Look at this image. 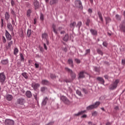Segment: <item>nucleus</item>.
Masks as SVG:
<instances>
[{
    "mask_svg": "<svg viewBox=\"0 0 125 125\" xmlns=\"http://www.w3.org/2000/svg\"><path fill=\"white\" fill-rule=\"evenodd\" d=\"M120 83L119 79H116L115 81H113L112 83L109 86V89L110 90H114L118 87V84Z\"/></svg>",
    "mask_w": 125,
    "mask_h": 125,
    "instance_id": "obj_1",
    "label": "nucleus"
},
{
    "mask_svg": "<svg viewBox=\"0 0 125 125\" xmlns=\"http://www.w3.org/2000/svg\"><path fill=\"white\" fill-rule=\"evenodd\" d=\"M17 104H19L20 107L21 108H25V103H26V101H25V99L23 98H20L17 100Z\"/></svg>",
    "mask_w": 125,
    "mask_h": 125,
    "instance_id": "obj_2",
    "label": "nucleus"
},
{
    "mask_svg": "<svg viewBox=\"0 0 125 125\" xmlns=\"http://www.w3.org/2000/svg\"><path fill=\"white\" fill-rule=\"evenodd\" d=\"M100 105V102H96L94 104L90 105L86 107L87 110H92L93 109H95L97 108Z\"/></svg>",
    "mask_w": 125,
    "mask_h": 125,
    "instance_id": "obj_3",
    "label": "nucleus"
},
{
    "mask_svg": "<svg viewBox=\"0 0 125 125\" xmlns=\"http://www.w3.org/2000/svg\"><path fill=\"white\" fill-rule=\"evenodd\" d=\"M65 71H66V72H68V73L70 74V76L72 80H74V79H76V73H74L72 70H71L68 67H65Z\"/></svg>",
    "mask_w": 125,
    "mask_h": 125,
    "instance_id": "obj_4",
    "label": "nucleus"
},
{
    "mask_svg": "<svg viewBox=\"0 0 125 125\" xmlns=\"http://www.w3.org/2000/svg\"><path fill=\"white\" fill-rule=\"evenodd\" d=\"M61 100H62L66 105H70L71 104V101L68 99V98L64 96H62L61 97Z\"/></svg>",
    "mask_w": 125,
    "mask_h": 125,
    "instance_id": "obj_5",
    "label": "nucleus"
},
{
    "mask_svg": "<svg viewBox=\"0 0 125 125\" xmlns=\"http://www.w3.org/2000/svg\"><path fill=\"white\" fill-rule=\"evenodd\" d=\"M56 28H57L56 25H55V24L52 25L53 31L54 33H55V34L57 35V34H58V31H61L62 28V27H59L58 29H57Z\"/></svg>",
    "mask_w": 125,
    "mask_h": 125,
    "instance_id": "obj_6",
    "label": "nucleus"
},
{
    "mask_svg": "<svg viewBox=\"0 0 125 125\" xmlns=\"http://www.w3.org/2000/svg\"><path fill=\"white\" fill-rule=\"evenodd\" d=\"M75 6L78 8H83V3L81 0H76L75 1Z\"/></svg>",
    "mask_w": 125,
    "mask_h": 125,
    "instance_id": "obj_7",
    "label": "nucleus"
},
{
    "mask_svg": "<svg viewBox=\"0 0 125 125\" xmlns=\"http://www.w3.org/2000/svg\"><path fill=\"white\" fill-rule=\"evenodd\" d=\"M6 77L4 73H0V83H3L5 81Z\"/></svg>",
    "mask_w": 125,
    "mask_h": 125,
    "instance_id": "obj_8",
    "label": "nucleus"
},
{
    "mask_svg": "<svg viewBox=\"0 0 125 125\" xmlns=\"http://www.w3.org/2000/svg\"><path fill=\"white\" fill-rule=\"evenodd\" d=\"M5 125H14V121L11 119H6L5 120Z\"/></svg>",
    "mask_w": 125,
    "mask_h": 125,
    "instance_id": "obj_9",
    "label": "nucleus"
},
{
    "mask_svg": "<svg viewBox=\"0 0 125 125\" xmlns=\"http://www.w3.org/2000/svg\"><path fill=\"white\" fill-rule=\"evenodd\" d=\"M31 86L33 87V89L37 90V89H38V88L41 86V85L39 83H33Z\"/></svg>",
    "mask_w": 125,
    "mask_h": 125,
    "instance_id": "obj_10",
    "label": "nucleus"
},
{
    "mask_svg": "<svg viewBox=\"0 0 125 125\" xmlns=\"http://www.w3.org/2000/svg\"><path fill=\"white\" fill-rule=\"evenodd\" d=\"M120 30L122 32L125 33V21H122L120 26Z\"/></svg>",
    "mask_w": 125,
    "mask_h": 125,
    "instance_id": "obj_11",
    "label": "nucleus"
},
{
    "mask_svg": "<svg viewBox=\"0 0 125 125\" xmlns=\"http://www.w3.org/2000/svg\"><path fill=\"white\" fill-rule=\"evenodd\" d=\"M5 36L7 41H11V39H12V37L11 36V35L9 34L8 31H7V30L6 31Z\"/></svg>",
    "mask_w": 125,
    "mask_h": 125,
    "instance_id": "obj_12",
    "label": "nucleus"
},
{
    "mask_svg": "<svg viewBox=\"0 0 125 125\" xmlns=\"http://www.w3.org/2000/svg\"><path fill=\"white\" fill-rule=\"evenodd\" d=\"M97 81H98V82H100V83H102V84H104V83H105V81H104V79H103V78L98 77L97 78Z\"/></svg>",
    "mask_w": 125,
    "mask_h": 125,
    "instance_id": "obj_13",
    "label": "nucleus"
},
{
    "mask_svg": "<svg viewBox=\"0 0 125 125\" xmlns=\"http://www.w3.org/2000/svg\"><path fill=\"white\" fill-rule=\"evenodd\" d=\"M34 5L35 9H38V8L40 7V4L37 0H34Z\"/></svg>",
    "mask_w": 125,
    "mask_h": 125,
    "instance_id": "obj_14",
    "label": "nucleus"
},
{
    "mask_svg": "<svg viewBox=\"0 0 125 125\" xmlns=\"http://www.w3.org/2000/svg\"><path fill=\"white\" fill-rule=\"evenodd\" d=\"M58 3V0H50V5H54Z\"/></svg>",
    "mask_w": 125,
    "mask_h": 125,
    "instance_id": "obj_15",
    "label": "nucleus"
},
{
    "mask_svg": "<svg viewBox=\"0 0 125 125\" xmlns=\"http://www.w3.org/2000/svg\"><path fill=\"white\" fill-rule=\"evenodd\" d=\"M0 63L2 65H7L8 64V59L2 60Z\"/></svg>",
    "mask_w": 125,
    "mask_h": 125,
    "instance_id": "obj_16",
    "label": "nucleus"
},
{
    "mask_svg": "<svg viewBox=\"0 0 125 125\" xmlns=\"http://www.w3.org/2000/svg\"><path fill=\"white\" fill-rule=\"evenodd\" d=\"M90 32L93 36H97V30L91 29Z\"/></svg>",
    "mask_w": 125,
    "mask_h": 125,
    "instance_id": "obj_17",
    "label": "nucleus"
},
{
    "mask_svg": "<svg viewBox=\"0 0 125 125\" xmlns=\"http://www.w3.org/2000/svg\"><path fill=\"white\" fill-rule=\"evenodd\" d=\"M84 113H86V110L81 111L78 113L75 114L74 116L78 117L79 116H81V115H83V114H84Z\"/></svg>",
    "mask_w": 125,
    "mask_h": 125,
    "instance_id": "obj_18",
    "label": "nucleus"
},
{
    "mask_svg": "<svg viewBox=\"0 0 125 125\" xmlns=\"http://www.w3.org/2000/svg\"><path fill=\"white\" fill-rule=\"evenodd\" d=\"M84 71H81L79 74V79H83L84 78Z\"/></svg>",
    "mask_w": 125,
    "mask_h": 125,
    "instance_id": "obj_19",
    "label": "nucleus"
},
{
    "mask_svg": "<svg viewBox=\"0 0 125 125\" xmlns=\"http://www.w3.org/2000/svg\"><path fill=\"white\" fill-rule=\"evenodd\" d=\"M48 100V98H47V97H45L42 102V105L43 106H45L46 105V103H47V101Z\"/></svg>",
    "mask_w": 125,
    "mask_h": 125,
    "instance_id": "obj_20",
    "label": "nucleus"
},
{
    "mask_svg": "<svg viewBox=\"0 0 125 125\" xmlns=\"http://www.w3.org/2000/svg\"><path fill=\"white\" fill-rule=\"evenodd\" d=\"M13 99V97L11 95H7L6 96V99L8 101H11Z\"/></svg>",
    "mask_w": 125,
    "mask_h": 125,
    "instance_id": "obj_21",
    "label": "nucleus"
},
{
    "mask_svg": "<svg viewBox=\"0 0 125 125\" xmlns=\"http://www.w3.org/2000/svg\"><path fill=\"white\" fill-rule=\"evenodd\" d=\"M63 41L64 42H68L69 40V35L68 34H66L62 39Z\"/></svg>",
    "mask_w": 125,
    "mask_h": 125,
    "instance_id": "obj_22",
    "label": "nucleus"
},
{
    "mask_svg": "<svg viewBox=\"0 0 125 125\" xmlns=\"http://www.w3.org/2000/svg\"><path fill=\"white\" fill-rule=\"evenodd\" d=\"M25 94L27 97H28L29 98H30V97H32V93L30 91H27L26 92Z\"/></svg>",
    "mask_w": 125,
    "mask_h": 125,
    "instance_id": "obj_23",
    "label": "nucleus"
},
{
    "mask_svg": "<svg viewBox=\"0 0 125 125\" xmlns=\"http://www.w3.org/2000/svg\"><path fill=\"white\" fill-rule=\"evenodd\" d=\"M98 15L101 21H102V22H103V17H102V14H101V12H98Z\"/></svg>",
    "mask_w": 125,
    "mask_h": 125,
    "instance_id": "obj_24",
    "label": "nucleus"
},
{
    "mask_svg": "<svg viewBox=\"0 0 125 125\" xmlns=\"http://www.w3.org/2000/svg\"><path fill=\"white\" fill-rule=\"evenodd\" d=\"M31 13H32V10L29 9L27 11L26 13V15L27 17H30V16H31Z\"/></svg>",
    "mask_w": 125,
    "mask_h": 125,
    "instance_id": "obj_25",
    "label": "nucleus"
},
{
    "mask_svg": "<svg viewBox=\"0 0 125 125\" xmlns=\"http://www.w3.org/2000/svg\"><path fill=\"white\" fill-rule=\"evenodd\" d=\"M12 44H13V41H11V42H9L8 43V45L6 47L7 49H8V48H9V47H10V46H11V45H12Z\"/></svg>",
    "mask_w": 125,
    "mask_h": 125,
    "instance_id": "obj_26",
    "label": "nucleus"
},
{
    "mask_svg": "<svg viewBox=\"0 0 125 125\" xmlns=\"http://www.w3.org/2000/svg\"><path fill=\"white\" fill-rule=\"evenodd\" d=\"M7 27L10 31H12L13 28H12V25H11V23H7Z\"/></svg>",
    "mask_w": 125,
    "mask_h": 125,
    "instance_id": "obj_27",
    "label": "nucleus"
},
{
    "mask_svg": "<svg viewBox=\"0 0 125 125\" xmlns=\"http://www.w3.org/2000/svg\"><path fill=\"white\" fill-rule=\"evenodd\" d=\"M42 39H44L45 40H47V38H48V36L46 33H43L42 34Z\"/></svg>",
    "mask_w": 125,
    "mask_h": 125,
    "instance_id": "obj_28",
    "label": "nucleus"
},
{
    "mask_svg": "<svg viewBox=\"0 0 125 125\" xmlns=\"http://www.w3.org/2000/svg\"><path fill=\"white\" fill-rule=\"evenodd\" d=\"M77 25V23L76 22L73 21V22H71L70 24V28H75V26Z\"/></svg>",
    "mask_w": 125,
    "mask_h": 125,
    "instance_id": "obj_29",
    "label": "nucleus"
},
{
    "mask_svg": "<svg viewBox=\"0 0 125 125\" xmlns=\"http://www.w3.org/2000/svg\"><path fill=\"white\" fill-rule=\"evenodd\" d=\"M42 84H44L45 85H46L48 84V83H49L48 81H47V80H42Z\"/></svg>",
    "mask_w": 125,
    "mask_h": 125,
    "instance_id": "obj_30",
    "label": "nucleus"
},
{
    "mask_svg": "<svg viewBox=\"0 0 125 125\" xmlns=\"http://www.w3.org/2000/svg\"><path fill=\"white\" fill-rule=\"evenodd\" d=\"M5 17L6 20H8V19H9L10 16L9 15V14H8V12L5 13Z\"/></svg>",
    "mask_w": 125,
    "mask_h": 125,
    "instance_id": "obj_31",
    "label": "nucleus"
},
{
    "mask_svg": "<svg viewBox=\"0 0 125 125\" xmlns=\"http://www.w3.org/2000/svg\"><path fill=\"white\" fill-rule=\"evenodd\" d=\"M45 90H47V88L46 87H42L41 88V91L42 92H44Z\"/></svg>",
    "mask_w": 125,
    "mask_h": 125,
    "instance_id": "obj_32",
    "label": "nucleus"
},
{
    "mask_svg": "<svg viewBox=\"0 0 125 125\" xmlns=\"http://www.w3.org/2000/svg\"><path fill=\"white\" fill-rule=\"evenodd\" d=\"M105 21L106 24L108 23H110V22H111V18L109 17L105 18Z\"/></svg>",
    "mask_w": 125,
    "mask_h": 125,
    "instance_id": "obj_33",
    "label": "nucleus"
},
{
    "mask_svg": "<svg viewBox=\"0 0 125 125\" xmlns=\"http://www.w3.org/2000/svg\"><path fill=\"white\" fill-rule=\"evenodd\" d=\"M19 52V50H18V49L17 48H16L14 50V54L15 55H17V53H18Z\"/></svg>",
    "mask_w": 125,
    "mask_h": 125,
    "instance_id": "obj_34",
    "label": "nucleus"
},
{
    "mask_svg": "<svg viewBox=\"0 0 125 125\" xmlns=\"http://www.w3.org/2000/svg\"><path fill=\"white\" fill-rule=\"evenodd\" d=\"M20 55L21 61H22V62H24V56H23V54H22V53H21Z\"/></svg>",
    "mask_w": 125,
    "mask_h": 125,
    "instance_id": "obj_35",
    "label": "nucleus"
},
{
    "mask_svg": "<svg viewBox=\"0 0 125 125\" xmlns=\"http://www.w3.org/2000/svg\"><path fill=\"white\" fill-rule=\"evenodd\" d=\"M76 93H77V94H78V95H79V96H83V94H82V92H81L79 90H77L76 91Z\"/></svg>",
    "mask_w": 125,
    "mask_h": 125,
    "instance_id": "obj_36",
    "label": "nucleus"
},
{
    "mask_svg": "<svg viewBox=\"0 0 125 125\" xmlns=\"http://www.w3.org/2000/svg\"><path fill=\"white\" fill-rule=\"evenodd\" d=\"M97 52L99 54H100L102 56L103 55V52H102V51H101V50L100 49H97Z\"/></svg>",
    "mask_w": 125,
    "mask_h": 125,
    "instance_id": "obj_37",
    "label": "nucleus"
},
{
    "mask_svg": "<svg viewBox=\"0 0 125 125\" xmlns=\"http://www.w3.org/2000/svg\"><path fill=\"white\" fill-rule=\"evenodd\" d=\"M68 62L69 65H71L72 67H73V60H72L71 59H69L68 60Z\"/></svg>",
    "mask_w": 125,
    "mask_h": 125,
    "instance_id": "obj_38",
    "label": "nucleus"
},
{
    "mask_svg": "<svg viewBox=\"0 0 125 125\" xmlns=\"http://www.w3.org/2000/svg\"><path fill=\"white\" fill-rule=\"evenodd\" d=\"M31 34H32V31H31V30L28 29L27 30V37H30Z\"/></svg>",
    "mask_w": 125,
    "mask_h": 125,
    "instance_id": "obj_39",
    "label": "nucleus"
},
{
    "mask_svg": "<svg viewBox=\"0 0 125 125\" xmlns=\"http://www.w3.org/2000/svg\"><path fill=\"white\" fill-rule=\"evenodd\" d=\"M90 23V20L89 19H87L86 21V26H89V23Z\"/></svg>",
    "mask_w": 125,
    "mask_h": 125,
    "instance_id": "obj_40",
    "label": "nucleus"
},
{
    "mask_svg": "<svg viewBox=\"0 0 125 125\" xmlns=\"http://www.w3.org/2000/svg\"><path fill=\"white\" fill-rule=\"evenodd\" d=\"M97 111H93L92 113V116H93V117H96V116H97Z\"/></svg>",
    "mask_w": 125,
    "mask_h": 125,
    "instance_id": "obj_41",
    "label": "nucleus"
},
{
    "mask_svg": "<svg viewBox=\"0 0 125 125\" xmlns=\"http://www.w3.org/2000/svg\"><path fill=\"white\" fill-rule=\"evenodd\" d=\"M82 24L83 23H82V21L78 22V23L77 25V27H78L80 29V28H81V26H82Z\"/></svg>",
    "mask_w": 125,
    "mask_h": 125,
    "instance_id": "obj_42",
    "label": "nucleus"
},
{
    "mask_svg": "<svg viewBox=\"0 0 125 125\" xmlns=\"http://www.w3.org/2000/svg\"><path fill=\"white\" fill-rule=\"evenodd\" d=\"M22 76L25 79H28V76H27V73H22Z\"/></svg>",
    "mask_w": 125,
    "mask_h": 125,
    "instance_id": "obj_43",
    "label": "nucleus"
},
{
    "mask_svg": "<svg viewBox=\"0 0 125 125\" xmlns=\"http://www.w3.org/2000/svg\"><path fill=\"white\" fill-rule=\"evenodd\" d=\"M103 45L104 46H105V47H107L108 46V43H107L106 42H104L103 43Z\"/></svg>",
    "mask_w": 125,
    "mask_h": 125,
    "instance_id": "obj_44",
    "label": "nucleus"
},
{
    "mask_svg": "<svg viewBox=\"0 0 125 125\" xmlns=\"http://www.w3.org/2000/svg\"><path fill=\"white\" fill-rule=\"evenodd\" d=\"M115 17L117 20H121V16H120L119 15H116Z\"/></svg>",
    "mask_w": 125,
    "mask_h": 125,
    "instance_id": "obj_45",
    "label": "nucleus"
},
{
    "mask_svg": "<svg viewBox=\"0 0 125 125\" xmlns=\"http://www.w3.org/2000/svg\"><path fill=\"white\" fill-rule=\"evenodd\" d=\"M2 39L3 43H5V42H6V39H5V37H4V36H2Z\"/></svg>",
    "mask_w": 125,
    "mask_h": 125,
    "instance_id": "obj_46",
    "label": "nucleus"
},
{
    "mask_svg": "<svg viewBox=\"0 0 125 125\" xmlns=\"http://www.w3.org/2000/svg\"><path fill=\"white\" fill-rule=\"evenodd\" d=\"M50 78L51 79H55V78H56L55 75L51 74H50Z\"/></svg>",
    "mask_w": 125,
    "mask_h": 125,
    "instance_id": "obj_47",
    "label": "nucleus"
},
{
    "mask_svg": "<svg viewBox=\"0 0 125 125\" xmlns=\"http://www.w3.org/2000/svg\"><path fill=\"white\" fill-rule=\"evenodd\" d=\"M10 11H11V14H12V15H15V12H14L13 9H11Z\"/></svg>",
    "mask_w": 125,
    "mask_h": 125,
    "instance_id": "obj_48",
    "label": "nucleus"
},
{
    "mask_svg": "<svg viewBox=\"0 0 125 125\" xmlns=\"http://www.w3.org/2000/svg\"><path fill=\"white\" fill-rule=\"evenodd\" d=\"M85 55H86V54H88V53H90V49H88L86 50L85 51Z\"/></svg>",
    "mask_w": 125,
    "mask_h": 125,
    "instance_id": "obj_49",
    "label": "nucleus"
},
{
    "mask_svg": "<svg viewBox=\"0 0 125 125\" xmlns=\"http://www.w3.org/2000/svg\"><path fill=\"white\" fill-rule=\"evenodd\" d=\"M83 92H84V93H85V94H87V90H86L84 88H83Z\"/></svg>",
    "mask_w": 125,
    "mask_h": 125,
    "instance_id": "obj_50",
    "label": "nucleus"
},
{
    "mask_svg": "<svg viewBox=\"0 0 125 125\" xmlns=\"http://www.w3.org/2000/svg\"><path fill=\"white\" fill-rule=\"evenodd\" d=\"M75 61H76V63H81V60H79L78 59H75Z\"/></svg>",
    "mask_w": 125,
    "mask_h": 125,
    "instance_id": "obj_51",
    "label": "nucleus"
},
{
    "mask_svg": "<svg viewBox=\"0 0 125 125\" xmlns=\"http://www.w3.org/2000/svg\"><path fill=\"white\" fill-rule=\"evenodd\" d=\"M40 19L41 20H43V15L42 14H41L40 15Z\"/></svg>",
    "mask_w": 125,
    "mask_h": 125,
    "instance_id": "obj_52",
    "label": "nucleus"
},
{
    "mask_svg": "<svg viewBox=\"0 0 125 125\" xmlns=\"http://www.w3.org/2000/svg\"><path fill=\"white\" fill-rule=\"evenodd\" d=\"M35 68H39L40 67V64L37 63H35Z\"/></svg>",
    "mask_w": 125,
    "mask_h": 125,
    "instance_id": "obj_53",
    "label": "nucleus"
},
{
    "mask_svg": "<svg viewBox=\"0 0 125 125\" xmlns=\"http://www.w3.org/2000/svg\"><path fill=\"white\" fill-rule=\"evenodd\" d=\"M43 46L44 49H45V50H47V47L46 46V44H45V43L43 44Z\"/></svg>",
    "mask_w": 125,
    "mask_h": 125,
    "instance_id": "obj_54",
    "label": "nucleus"
},
{
    "mask_svg": "<svg viewBox=\"0 0 125 125\" xmlns=\"http://www.w3.org/2000/svg\"><path fill=\"white\" fill-rule=\"evenodd\" d=\"M94 69H95V71L96 72H99V68H97V67H95Z\"/></svg>",
    "mask_w": 125,
    "mask_h": 125,
    "instance_id": "obj_55",
    "label": "nucleus"
},
{
    "mask_svg": "<svg viewBox=\"0 0 125 125\" xmlns=\"http://www.w3.org/2000/svg\"><path fill=\"white\" fill-rule=\"evenodd\" d=\"M11 3L12 4V6H13L14 5V4H15L14 1H13V0H11Z\"/></svg>",
    "mask_w": 125,
    "mask_h": 125,
    "instance_id": "obj_56",
    "label": "nucleus"
},
{
    "mask_svg": "<svg viewBox=\"0 0 125 125\" xmlns=\"http://www.w3.org/2000/svg\"><path fill=\"white\" fill-rule=\"evenodd\" d=\"M62 50H63V51H64V52H67V48L64 47V48H62Z\"/></svg>",
    "mask_w": 125,
    "mask_h": 125,
    "instance_id": "obj_57",
    "label": "nucleus"
},
{
    "mask_svg": "<svg viewBox=\"0 0 125 125\" xmlns=\"http://www.w3.org/2000/svg\"><path fill=\"white\" fill-rule=\"evenodd\" d=\"M122 63L123 65H125V60H122Z\"/></svg>",
    "mask_w": 125,
    "mask_h": 125,
    "instance_id": "obj_58",
    "label": "nucleus"
},
{
    "mask_svg": "<svg viewBox=\"0 0 125 125\" xmlns=\"http://www.w3.org/2000/svg\"><path fill=\"white\" fill-rule=\"evenodd\" d=\"M114 109L117 111L118 110H119V106H116L114 107Z\"/></svg>",
    "mask_w": 125,
    "mask_h": 125,
    "instance_id": "obj_59",
    "label": "nucleus"
},
{
    "mask_svg": "<svg viewBox=\"0 0 125 125\" xmlns=\"http://www.w3.org/2000/svg\"><path fill=\"white\" fill-rule=\"evenodd\" d=\"M104 78L106 80H108V75H104Z\"/></svg>",
    "mask_w": 125,
    "mask_h": 125,
    "instance_id": "obj_60",
    "label": "nucleus"
},
{
    "mask_svg": "<svg viewBox=\"0 0 125 125\" xmlns=\"http://www.w3.org/2000/svg\"><path fill=\"white\" fill-rule=\"evenodd\" d=\"M86 114H84L82 116V118H86Z\"/></svg>",
    "mask_w": 125,
    "mask_h": 125,
    "instance_id": "obj_61",
    "label": "nucleus"
},
{
    "mask_svg": "<svg viewBox=\"0 0 125 125\" xmlns=\"http://www.w3.org/2000/svg\"><path fill=\"white\" fill-rule=\"evenodd\" d=\"M88 12H89V13H91L92 12V10L91 9H89Z\"/></svg>",
    "mask_w": 125,
    "mask_h": 125,
    "instance_id": "obj_62",
    "label": "nucleus"
},
{
    "mask_svg": "<svg viewBox=\"0 0 125 125\" xmlns=\"http://www.w3.org/2000/svg\"><path fill=\"white\" fill-rule=\"evenodd\" d=\"M61 35H62V34H65V31H62L61 32Z\"/></svg>",
    "mask_w": 125,
    "mask_h": 125,
    "instance_id": "obj_63",
    "label": "nucleus"
},
{
    "mask_svg": "<svg viewBox=\"0 0 125 125\" xmlns=\"http://www.w3.org/2000/svg\"><path fill=\"white\" fill-rule=\"evenodd\" d=\"M106 125H111V123L110 122H107L106 124Z\"/></svg>",
    "mask_w": 125,
    "mask_h": 125,
    "instance_id": "obj_64",
    "label": "nucleus"
}]
</instances>
